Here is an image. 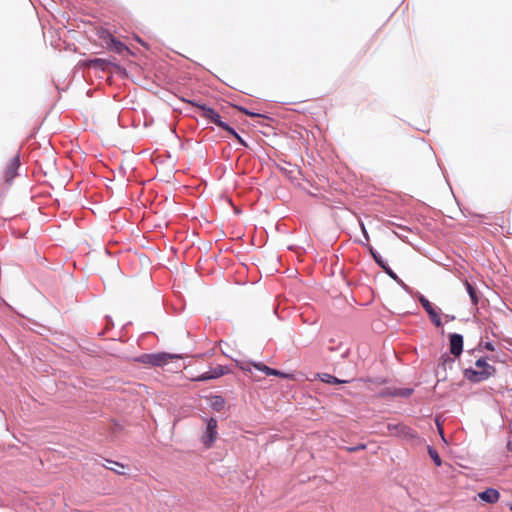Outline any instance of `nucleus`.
I'll use <instances>...</instances> for the list:
<instances>
[{
  "mask_svg": "<svg viewBox=\"0 0 512 512\" xmlns=\"http://www.w3.org/2000/svg\"><path fill=\"white\" fill-rule=\"evenodd\" d=\"M495 372L496 369L485 359H479L476 361L474 368L465 370L464 375L471 382H481L492 377Z\"/></svg>",
  "mask_w": 512,
  "mask_h": 512,
  "instance_id": "obj_1",
  "label": "nucleus"
},
{
  "mask_svg": "<svg viewBox=\"0 0 512 512\" xmlns=\"http://www.w3.org/2000/svg\"><path fill=\"white\" fill-rule=\"evenodd\" d=\"M200 108H201L202 116L203 117L211 120L212 122H214L218 126L224 128L225 130H227L228 132L233 134L235 137L240 139L239 136L236 134V132L231 127H229L228 125H226L224 122H222L220 120V116L213 109L208 108V107H204V106H202Z\"/></svg>",
  "mask_w": 512,
  "mask_h": 512,
  "instance_id": "obj_2",
  "label": "nucleus"
},
{
  "mask_svg": "<svg viewBox=\"0 0 512 512\" xmlns=\"http://www.w3.org/2000/svg\"><path fill=\"white\" fill-rule=\"evenodd\" d=\"M217 421L214 418H210L207 421L206 431L203 434V442L205 445L210 446L216 439L217 435Z\"/></svg>",
  "mask_w": 512,
  "mask_h": 512,
  "instance_id": "obj_3",
  "label": "nucleus"
},
{
  "mask_svg": "<svg viewBox=\"0 0 512 512\" xmlns=\"http://www.w3.org/2000/svg\"><path fill=\"white\" fill-rule=\"evenodd\" d=\"M463 350V337L460 334H451L450 335V352L459 356Z\"/></svg>",
  "mask_w": 512,
  "mask_h": 512,
  "instance_id": "obj_4",
  "label": "nucleus"
},
{
  "mask_svg": "<svg viewBox=\"0 0 512 512\" xmlns=\"http://www.w3.org/2000/svg\"><path fill=\"white\" fill-rule=\"evenodd\" d=\"M478 497L484 502L494 504L499 501L500 493L496 489L488 488L485 491L479 493Z\"/></svg>",
  "mask_w": 512,
  "mask_h": 512,
  "instance_id": "obj_5",
  "label": "nucleus"
},
{
  "mask_svg": "<svg viewBox=\"0 0 512 512\" xmlns=\"http://www.w3.org/2000/svg\"><path fill=\"white\" fill-rule=\"evenodd\" d=\"M254 367L256 369H258L259 371H262L268 375L279 376V377H283V378H291V376L289 374L282 373L278 370L269 368L268 366L260 364V363L254 364Z\"/></svg>",
  "mask_w": 512,
  "mask_h": 512,
  "instance_id": "obj_6",
  "label": "nucleus"
},
{
  "mask_svg": "<svg viewBox=\"0 0 512 512\" xmlns=\"http://www.w3.org/2000/svg\"><path fill=\"white\" fill-rule=\"evenodd\" d=\"M210 406L216 411H223L226 408L225 400L220 396H214L210 400Z\"/></svg>",
  "mask_w": 512,
  "mask_h": 512,
  "instance_id": "obj_7",
  "label": "nucleus"
},
{
  "mask_svg": "<svg viewBox=\"0 0 512 512\" xmlns=\"http://www.w3.org/2000/svg\"><path fill=\"white\" fill-rule=\"evenodd\" d=\"M318 377L322 382L327 384H340L345 382L327 373L319 374Z\"/></svg>",
  "mask_w": 512,
  "mask_h": 512,
  "instance_id": "obj_8",
  "label": "nucleus"
},
{
  "mask_svg": "<svg viewBox=\"0 0 512 512\" xmlns=\"http://www.w3.org/2000/svg\"><path fill=\"white\" fill-rule=\"evenodd\" d=\"M225 373H226V371L224 370L223 367H218L215 369V371L212 374H205L200 379L201 380L213 379V378L220 377V376L224 375Z\"/></svg>",
  "mask_w": 512,
  "mask_h": 512,
  "instance_id": "obj_9",
  "label": "nucleus"
},
{
  "mask_svg": "<svg viewBox=\"0 0 512 512\" xmlns=\"http://www.w3.org/2000/svg\"><path fill=\"white\" fill-rule=\"evenodd\" d=\"M19 166V161L17 158H14L11 163H10V166L8 168V175H7V178L10 180L14 177L15 175V171L16 169L18 168Z\"/></svg>",
  "mask_w": 512,
  "mask_h": 512,
  "instance_id": "obj_10",
  "label": "nucleus"
},
{
  "mask_svg": "<svg viewBox=\"0 0 512 512\" xmlns=\"http://www.w3.org/2000/svg\"><path fill=\"white\" fill-rule=\"evenodd\" d=\"M428 453H429L430 457L432 458V460L434 461V463L437 466H441L442 465L441 458H440L439 454L436 452L435 449L429 447L428 448Z\"/></svg>",
  "mask_w": 512,
  "mask_h": 512,
  "instance_id": "obj_11",
  "label": "nucleus"
},
{
  "mask_svg": "<svg viewBox=\"0 0 512 512\" xmlns=\"http://www.w3.org/2000/svg\"><path fill=\"white\" fill-rule=\"evenodd\" d=\"M465 286L467 288V291H468V294L471 298V301L473 304H477L478 303V297L474 291V289L472 288V286L468 283V282H465Z\"/></svg>",
  "mask_w": 512,
  "mask_h": 512,
  "instance_id": "obj_12",
  "label": "nucleus"
},
{
  "mask_svg": "<svg viewBox=\"0 0 512 512\" xmlns=\"http://www.w3.org/2000/svg\"><path fill=\"white\" fill-rule=\"evenodd\" d=\"M431 320L433 321V323L436 325V326H441L442 325V321H441V318L439 316V314L435 311V309L431 310L430 312H428Z\"/></svg>",
  "mask_w": 512,
  "mask_h": 512,
  "instance_id": "obj_13",
  "label": "nucleus"
},
{
  "mask_svg": "<svg viewBox=\"0 0 512 512\" xmlns=\"http://www.w3.org/2000/svg\"><path fill=\"white\" fill-rule=\"evenodd\" d=\"M420 302L423 305V307L425 308L427 313L434 309L432 307L431 303L426 298H424L423 296L420 297Z\"/></svg>",
  "mask_w": 512,
  "mask_h": 512,
  "instance_id": "obj_14",
  "label": "nucleus"
},
{
  "mask_svg": "<svg viewBox=\"0 0 512 512\" xmlns=\"http://www.w3.org/2000/svg\"><path fill=\"white\" fill-rule=\"evenodd\" d=\"M384 269H385V271L389 274V276H390L391 278H393L394 280L398 281V277H397V275H396L392 270H390V269H389V268H387V267H384Z\"/></svg>",
  "mask_w": 512,
  "mask_h": 512,
  "instance_id": "obj_15",
  "label": "nucleus"
},
{
  "mask_svg": "<svg viewBox=\"0 0 512 512\" xmlns=\"http://www.w3.org/2000/svg\"><path fill=\"white\" fill-rule=\"evenodd\" d=\"M361 228H362V232H363V234L365 236V239L368 240L369 239L368 238V234H367L366 228H365V226L363 224L361 225Z\"/></svg>",
  "mask_w": 512,
  "mask_h": 512,
  "instance_id": "obj_16",
  "label": "nucleus"
},
{
  "mask_svg": "<svg viewBox=\"0 0 512 512\" xmlns=\"http://www.w3.org/2000/svg\"><path fill=\"white\" fill-rule=\"evenodd\" d=\"M373 256H374L375 260L384 268L385 266H384L383 262L381 261V259L378 258L374 253H373Z\"/></svg>",
  "mask_w": 512,
  "mask_h": 512,
  "instance_id": "obj_17",
  "label": "nucleus"
},
{
  "mask_svg": "<svg viewBox=\"0 0 512 512\" xmlns=\"http://www.w3.org/2000/svg\"><path fill=\"white\" fill-rule=\"evenodd\" d=\"M507 449H508V451H509V452H511V453H512V442H511V441H509V442L507 443Z\"/></svg>",
  "mask_w": 512,
  "mask_h": 512,
  "instance_id": "obj_18",
  "label": "nucleus"
},
{
  "mask_svg": "<svg viewBox=\"0 0 512 512\" xmlns=\"http://www.w3.org/2000/svg\"><path fill=\"white\" fill-rule=\"evenodd\" d=\"M440 434H441V438H442V440H443V441H445V438H444V435H443V431H442V429H440Z\"/></svg>",
  "mask_w": 512,
  "mask_h": 512,
  "instance_id": "obj_19",
  "label": "nucleus"
},
{
  "mask_svg": "<svg viewBox=\"0 0 512 512\" xmlns=\"http://www.w3.org/2000/svg\"><path fill=\"white\" fill-rule=\"evenodd\" d=\"M487 348H488L489 350H493V347H492L490 344H487Z\"/></svg>",
  "mask_w": 512,
  "mask_h": 512,
  "instance_id": "obj_20",
  "label": "nucleus"
},
{
  "mask_svg": "<svg viewBox=\"0 0 512 512\" xmlns=\"http://www.w3.org/2000/svg\"><path fill=\"white\" fill-rule=\"evenodd\" d=\"M240 367H241L242 370H248L246 367H244L242 365Z\"/></svg>",
  "mask_w": 512,
  "mask_h": 512,
  "instance_id": "obj_21",
  "label": "nucleus"
},
{
  "mask_svg": "<svg viewBox=\"0 0 512 512\" xmlns=\"http://www.w3.org/2000/svg\"><path fill=\"white\" fill-rule=\"evenodd\" d=\"M510 510H511V512H512V504L510 505Z\"/></svg>",
  "mask_w": 512,
  "mask_h": 512,
  "instance_id": "obj_22",
  "label": "nucleus"
}]
</instances>
